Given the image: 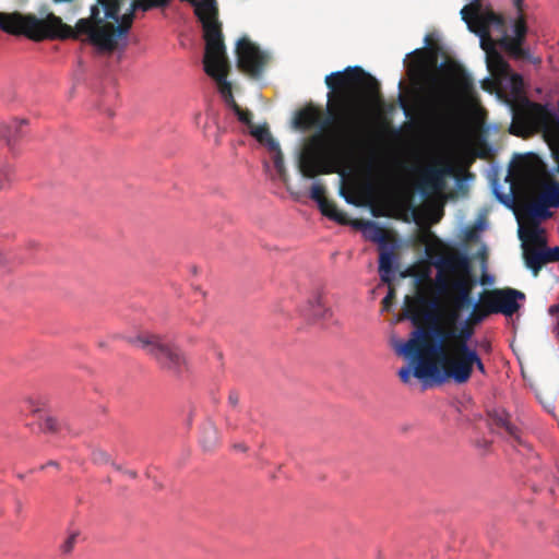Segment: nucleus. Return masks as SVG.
I'll return each mask as SVG.
<instances>
[{
    "instance_id": "obj_22",
    "label": "nucleus",
    "mask_w": 559,
    "mask_h": 559,
    "mask_svg": "<svg viewBox=\"0 0 559 559\" xmlns=\"http://www.w3.org/2000/svg\"><path fill=\"white\" fill-rule=\"evenodd\" d=\"M548 209L549 206L536 197L525 205L524 213L527 218L535 223L533 227H538L540 221L551 217L552 213Z\"/></svg>"
},
{
    "instance_id": "obj_39",
    "label": "nucleus",
    "mask_w": 559,
    "mask_h": 559,
    "mask_svg": "<svg viewBox=\"0 0 559 559\" xmlns=\"http://www.w3.org/2000/svg\"><path fill=\"white\" fill-rule=\"evenodd\" d=\"M511 76V83H512V86H513V90L515 93H519L523 86V79L520 74H516V73H510L509 74Z\"/></svg>"
},
{
    "instance_id": "obj_23",
    "label": "nucleus",
    "mask_w": 559,
    "mask_h": 559,
    "mask_svg": "<svg viewBox=\"0 0 559 559\" xmlns=\"http://www.w3.org/2000/svg\"><path fill=\"white\" fill-rule=\"evenodd\" d=\"M27 124L26 120L13 119L8 123H3L0 128V135L7 141V144L11 146L20 138H22V127Z\"/></svg>"
},
{
    "instance_id": "obj_53",
    "label": "nucleus",
    "mask_w": 559,
    "mask_h": 559,
    "mask_svg": "<svg viewBox=\"0 0 559 559\" xmlns=\"http://www.w3.org/2000/svg\"><path fill=\"white\" fill-rule=\"evenodd\" d=\"M419 72H423V66L419 63L418 64V69H417Z\"/></svg>"
},
{
    "instance_id": "obj_50",
    "label": "nucleus",
    "mask_w": 559,
    "mask_h": 559,
    "mask_svg": "<svg viewBox=\"0 0 559 559\" xmlns=\"http://www.w3.org/2000/svg\"><path fill=\"white\" fill-rule=\"evenodd\" d=\"M4 262V257L2 254V252L0 251V264H2Z\"/></svg>"
},
{
    "instance_id": "obj_36",
    "label": "nucleus",
    "mask_w": 559,
    "mask_h": 559,
    "mask_svg": "<svg viewBox=\"0 0 559 559\" xmlns=\"http://www.w3.org/2000/svg\"><path fill=\"white\" fill-rule=\"evenodd\" d=\"M79 532H72L69 534V536L67 537V539L64 540V543L61 545V551L66 555L70 554L76 542H78V537H79Z\"/></svg>"
},
{
    "instance_id": "obj_12",
    "label": "nucleus",
    "mask_w": 559,
    "mask_h": 559,
    "mask_svg": "<svg viewBox=\"0 0 559 559\" xmlns=\"http://www.w3.org/2000/svg\"><path fill=\"white\" fill-rule=\"evenodd\" d=\"M451 175L453 167L448 163L428 165L420 170L416 188L426 198L440 194L447 188V178Z\"/></svg>"
},
{
    "instance_id": "obj_54",
    "label": "nucleus",
    "mask_w": 559,
    "mask_h": 559,
    "mask_svg": "<svg viewBox=\"0 0 559 559\" xmlns=\"http://www.w3.org/2000/svg\"><path fill=\"white\" fill-rule=\"evenodd\" d=\"M484 347H485L487 350H489V349H490V344L488 343V344H486Z\"/></svg>"
},
{
    "instance_id": "obj_18",
    "label": "nucleus",
    "mask_w": 559,
    "mask_h": 559,
    "mask_svg": "<svg viewBox=\"0 0 559 559\" xmlns=\"http://www.w3.org/2000/svg\"><path fill=\"white\" fill-rule=\"evenodd\" d=\"M228 75H219V79H216V83L218 85L219 93L224 97L227 106L231 108V110L237 116L238 120L249 128L253 124L252 122V112L249 109L241 108L234 98L231 91V83L227 81Z\"/></svg>"
},
{
    "instance_id": "obj_38",
    "label": "nucleus",
    "mask_w": 559,
    "mask_h": 559,
    "mask_svg": "<svg viewBox=\"0 0 559 559\" xmlns=\"http://www.w3.org/2000/svg\"><path fill=\"white\" fill-rule=\"evenodd\" d=\"M412 376H414V369L411 366L403 367L399 370V377L403 383H408Z\"/></svg>"
},
{
    "instance_id": "obj_47",
    "label": "nucleus",
    "mask_w": 559,
    "mask_h": 559,
    "mask_svg": "<svg viewBox=\"0 0 559 559\" xmlns=\"http://www.w3.org/2000/svg\"><path fill=\"white\" fill-rule=\"evenodd\" d=\"M46 466H53L56 468H59V463L56 461H49L46 465H41L40 469H44Z\"/></svg>"
},
{
    "instance_id": "obj_17",
    "label": "nucleus",
    "mask_w": 559,
    "mask_h": 559,
    "mask_svg": "<svg viewBox=\"0 0 559 559\" xmlns=\"http://www.w3.org/2000/svg\"><path fill=\"white\" fill-rule=\"evenodd\" d=\"M301 314L310 323L325 322L332 317V312L326 307L321 292H316L309 297L301 310Z\"/></svg>"
},
{
    "instance_id": "obj_4",
    "label": "nucleus",
    "mask_w": 559,
    "mask_h": 559,
    "mask_svg": "<svg viewBox=\"0 0 559 559\" xmlns=\"http://www.w3.org/2000/svg\"><path fill=\"white\" fill-rule=\"evenodd\" d=\"M510 108L512 122L509 132L524 139L542 134L559 174V103L554 107L520 97L510 103Z\"/></svg>"
},
{
    "instance_id": "obj_52",
    "label": "nucleus",
    "mask_w": 559,
    "mask_h": 559,
    "mask_svg": "<svg viewBox=\"0 0 559 559\" xmlns=\"http://www.w3.org/2000/svg\"><path fill=\"white\" fill-rule=\"evenodd\" d=\"M382 171L385 176L388 175V169L385 167H382Z\"/></svg>"
},
{
    "instance_id": "obj_32",
    "label": "nucleus",
    "mask_w": 559,
    "mask_h": 559,
    "mask_svg": "<svg viewBox=\"0 0 559 559\" xmlns=\"http://www.w3.org/2000/svg\"><path fill=\"white\" fill-rule=\"evenodd\" d=\"M133 10H142L144 12L154 8H165L169 4L167 0H132Z\"/></svg>"
},
{
    "instance_id": "obj_48",
    "label": "nucleus",
    "mask_w": 559,
    "mask_h": 559,
    "mask_svg": "<svg viewBox=\"0 0 559 559\" xmlns=\"http://www.w3.org/2000/svg\"><path fill=\"white\" fill-rule=\"evenodd\" d=\"M124 474L128 475L130 478H133V479L138 477V474H136L135 471H131V469L124 471Z\"/></svg>"
},
{
    "instance_id": "obj_16",
    "label": "nucleus",
    "mask_w": 559,
    "mask_h": 559,
    "mask_svg": "<svg viewBox=\"0 0 559 559\" xmlns=\"http://www.w3.org/2000/svg\"><path fill=\"white\" fill-rule=\"evenodd\" d=\"M489 426L504 438L522 443L521 430L511 420V415L503 408H495L488 412Z\"/></svg>"
},
{
    "instance_id": "obj_40",
    "label": "nucleus",
    "mask_w": 559,
    "mask_h": 559,
    "mask_svg": "<svg viewBox=\"0 0 559 559\" xmlns=\"http://www.w3.org/2000/svg\"><path fill=\"white\" fill-rule=\"evenodd\" d=\"M228 403L236 407L239 403V394L236 391H231L228 395Z\"/></svg>"
},
{
    "instance_id": "obj_25",
    "label": "nucleus",
    "mask_w": 559,
    "mask_h": 559,
    "mask_svg": "<svg viewBox=\"0 0 559 559\" xmlns=\"http://www.w3.org/2000/svg\"><path fill=\"white\" fill-rule=\"evenodd\" d=\"M549 207H559V182H544L537 195Z\"/></svg>"
},
{
    "instance_id": "obj_10",
    "label": "nucleus",
    "mask_w": 559,
    "mask_h": 559,
    "mask_svg": "<svg viewBox=\"0 0 559 559\" xmlns=\"http://www.w3.org/2000/svg\"><path fill=\"white\" fill-rule=\"evenodd\" d=\"M360 90L366 97L374 99L379 97L378 81L367 73L361 67H352V205H357L356 201V92Z\"/></svg>"
},
{
    "instance_id": "obj_7",
    "label": "nucleus",
    "mask_w": 559,
    "mask_h": 559,
    "mask_svg": "<svg viewBox=\"0 0 559 559\" xmlns=\"http://www.w3.org/2000/svg\"><path fill=\"white\" fill-rule=\"evenodd\" d=\"M401 107L407 118L416 111L421 119L436 127L445 126L453 112V96L447 84L437 75L428 76V84L423 94L416 98L414 107L400 97Z\"/></svg>"
},
{
    "instance_id": "obj_27",
    "label": "nucleus",
    "mask_w": 559,
    "mask_h": 559,
    "mask_svg": "<svg viewBox=\"0 0 559 559\" xmlns=\"http://www.w3.org/2000/svg\"><path fill=\"white\" fill-rule=\"evenodd\" d=\"M531 156L523 157L513 168L512 175L522 181H530L536 177L538 167L531 164Z\"/></svg>"
},
{
    "instance_id": "obj_28",
    "label": "nucleus",
    "mask_w": 559,
    "mask_h": 559,
    "mask_svg": "<svg viewBox=\"0 0 559 559\" xmlns=\"http://www.w3.org/2000/svg\"><path fill=\"white\" fill-rule=\"evenodd\" d=\"M485 300L483 293H480L478 302L475 304L473 301V305L471 306L473 309L466 319L468 323L477 325L492 313V311H490V307L486 306Z\"/></svg>"
},
{
    "instance_id": "obj_20",
    "label": "nucleus",
    "mask_w": 559,
    "mask_h": 559,
    "mask_svg": "<svg viewBox=\"0 0 559 559\" xmlns=\"http://www.w3.org/2000/svg\"><path fill=\"white\" fill-rule=\"evenodd\" d=\"M352 228L361 230L367 240L384 246L389 241V234L385 228L381 227L373 221H360L352 218Z\"/></svg>"
},
{
    "instance_id": "obj_9",
    "label": "nucleus",
    "mask_w": 559,
    "mask_h": 559,
    "mask_svg": "<svg viewBox=\"0 0 559 559\" xmlns=\"http://www.w3.org/2000/svg\"><path fill=\"white\" fill-rule=\"evenodd\" d=\"M543 233L539 227L519 230V237L523 241L525 265L534 276L538 275L545 264L559 262V247L547 248Z\"/></svg>"
},
{
    "instance_id": "obj_42",
    "label": "nucleus",
    "mask_w": 559,
    "mask_h": 559,
    "mask_svg": "<svg viewBox=\"0 0 559 559\" xmlns=\"http://www.w3.org/2000/svg\"><path fill=\"white\" fill-rule=\"evenodd\" d=\"M512 2L516 11H522V8L524 7V0H512Z\"/></svg>"
},
{
    "instance_id": "obj_21",
    "label": "nucleus",
    "mask_w": 559,
    "mask_h": 559,
    "mask_svg": "<svg viewBox=\"0 0 559 559\" xmlns=\"http://www.w3.org/2000/svg\"><path fill=\"white\" fill-rule=\"evenodd\" d=\"M481 48L486 51V63L489 72L496 78H507L510 74V66L502 55L491 45L486 47V40L483 39Z\"/></svg>"
},
{
    "instance_id": "obj_33",
    "label": "nucleus",
    "mask_w": 559,
    "mask_h": 559,
    "mask_svg": "<svg viewBox=\"0 0 559 559\" xmlns=\"http://www.w3.org/2000/svg\"><path fill=\"white\" fill-rule=\"evenodd\" d=\"M481 8L480 0H472V3L469 5H465L461 10L462 19L469 23L471 20H473L475 23L477 22L479 10Z\"/></svg>"
},
{
    "instance_id": "obj_45",
    "label": "nucleus",
    "mask_w": 559,
    "mask_h": 559,
    "mask_svg": "<svg viewBox=\"0 0 559 559\" xmlns=\"http://www.w3.org/2000/svg\"><path fill=\"white\" fill-rule=\"evenodd\" d=\"M491 87H492V82L489 79H487L483 82V88L491 91Z\"/></svg>"
},
{
    "instance_id": "obj_11",
    "label": "nucleus",
    "mask_w": 559,
    "mask_h": 559,
    "mask_svg": "<svg viewBox=\"0 0 559 559\" xmlns=\"http://www.w3.org/2000/svg\"><path fill=\"white\" fill-rule=\"evenodd\" d=\"M236 57L238 69L254 79L261 76L269 61V56L246 36L237 41Z\"/></svg>"
},
{
    "instance_id": "obj_14",
    "label": "nucleus",
    "mask_w": 559,
    "mask_h": 559,
    "mask_svg": "<svg viewBox=\"0 0 559 559\" xmlns=\"http://www.w3.org/2000/svg\"><path fill=\"white\" fill-rule=\"evenodd\" d=\"M486 306L490 307L492 313H502L512 317L520 309L519 299H525L524 293L514 288H493L481 292Z\"/></svg>"
},
{
    "instance_id": "obj_43",
    "label": "nucleus",
    "mask_w": 559,
    "mask_h": 559,
    "mask_svg": "<svg viewBox=\"0 0 559 559\" xmlns=\"http://www.w3.org/2000/svg\"><path fill=\"white\" fill-rule=\"evenodd\" d=\"M462 85L466 90L471 88L473 86L472 80L469 78H464Z\"/></svg>"
},
{
    "instance_id": "obj_30",
    "label": "nucleus",
    "mask_w": 559,
    "mask_h": 559,
    "mask_svg": "<svg viewBox=\"0 0 559 559\" xmlns=\"http://www.w3.org/2000/svg\"><path fill=\"white\" fill-rule=\"evenodd\" d=\"M394 253L390 250H382L379 257V272L383 282L390 283V274L393 271Z\"/></svg>"
},
{
    "instance_id": "obj_37",
    "label": "nucleus",
    "mask_w": 559,
    "mask_h": 559,
    "mask_svg": "<svg viewBox=\"0 0 559 559\" xmlns=\"http://www.w3.org/2000/svg\"><path fill=\"white\" fill-rule=\"evenodd\" d=\"M394 299H395V289L393 287H390L386 296L382 300V309L385 311H389Z\"/></svg>"
},
{
    "instance_id": "obj_51",
    "label": "nucleus",
    "mask_w": 559,
    "mask_h": 559,
    "mask_svg": "<svg viewBox=\"0 0 559 559\" xmlns=\"http://www.w3.org/2000/svg\"><path fill=\"white\" fill-rule=\"evenodd\" d=\"M413 53H414V55H421V53H423V51H421V50H419V49H417V50H415Z\"/></svg>"
},
{
    "instance_id": "obj_31",
    "label": "nucleus",
    "mask_w": 559,
    "mask_h": 559,
    "mask_svg": "<svg viewBox=\"0 0 559 559\" xmlns=\"http://www.w3.org/2000/svg\"><path fill=\"white\" fill-rule=\"evenodd\" d=\"M250 134L254 136L260 143L265 144L267 148H276V140L270 133L266 126H254L250 127Z\"/></svg>"
},
{
    "instance_id": "obj_29",
    "label": "nucleus",
    "mask_w": 559,
    "mask_h": 559,
    "mask_svg": "<svg viewBox=\"0 0 559 559\" xmlns=\"http://www.w3.org/2000/svg\"><path fill=\"white\" fill-rule=\"evenodd\" d=\"M201 444L205 451H211L219 442L217 428L212 423H206L201 432Z\"/></svg>"
},
{
    "instance_id": "obj_35",
    "label": "nucleus",
    "mask_w": 559,
    "mask_h": 559,
    "mask_svg": "<svg viewBox=\"0 0 559 559\" xmlns=\"http://www.w3.org/2000/svg\"><path fill=\"white\" fill-rule=\"evenodd\" d=\"M92 461L97 465H105V464H110L111 459H110V455L106 451H104L102 449H96L92 453Z\"/></svg>"
},
{
    "instance_id": "obj_3",
    "label": "nucleus",
    "mask_w": 559,
    "mask_h": 559,
    "mask_svg": "<svg viewBox=\"0 0 559 559\" xmlns=\"http://www.w3.org/2000/svg\"><path fill=\"white\" fill-rule=\"evenodd\" d=\"M118 9L114 17L106 16L102 4H93L88 17L80 19L74 27L62 22L53 13L39 19L35 14L21 12H0V29L16 36H25L34 41L44 39H82L93 45L99 52L111 53L127 46L126 39L133 25L136 10L132 3L126 13L120 15L123 0H117Z\"/></svg>"
},
{
    "instance_id": "obj_24",
    "label": "nucleus",
    "mask_w": 559,
    "mask_h": 559,
    "mask_svg": "<svg viewBox=\"0 0 559 559\" xmlns=\"http://www.w3.org/2000/svg\"><path fill=\"white\" fill-rule=\"evenodd\" d=\"M444 331L450 333V336L448 337V340L449 338L451 340L448 343L449 346L471 347L468 344V341L471 340V337L474 334V325L472 323H468L466 321L465 324L459 331V333H455L453 330H449V331L444 330Z\"/></svg>"
},
{
    "instance_id": "obj_6",
    "label": "nucleus",
    "mask_w": 559,
    "mask_h": 559,
    "mask_svg": "<svg viewBox=\"0 0 559 559\" xmlns=\"http://www.w3.org/2000/svg\"><path fill=\"white\" fill-rule=\"evenodd\" d=\"M194 8V14L202 23L205 53L204 71L212 79H219V75H228L230 64L226 55V47L223 39L222 23L218 21V7L216 0L189 1Z\"/></svg>"
},
{
    "instance_id": "obj_5",
    "label": "nucleus",
    "mask_w": 559,
    "mask_h": 559,
    "mask_svg": "<svg viewBox=\"0 0 559 559\" xmlns=\"http://www.w3.org/2000/svg\"><path fill=\"white\" fill-rule=\"evenodd\" d=\"M433 264L438 269L437 292L449 298L456 318L460 311L468 309L474 301L472 293L476 281L468 273L467 260L461 254H453L440 257Z\"/></svg>"
},
{
    "instance_id": "obj_15",
    "label": "nucleus",
    "mask_w": 559,
    "mask_h": 559,
    "mask_svg": "<svg viewBox=\"0 0 559 559\" xmlns=\"http://www.w3.org/2000/svg\"><path fill=\"white\" fill-rule=\"evenodd\" d=\"M325 193V186L322 182L317 181L311 186L309 197L318 204L322 215L337 224L344 226L349 225V215L346 212L341 211L333 200L326 198Z\"/></svg>"
},
{
    "instance_id": "obj_34",
    "label": "nucleus",
    "mask_w": 559,
    "mask_h": 559,
    "mask_svg": "<svg viewBox=\"0 0 559 559\" xmlns=\"http://www.w3.org/2000/svg\"><path fill=\"white\" fill-rule=\"evenodd\" d=\"M271 153H273L272 159L274 167L276 168L281 178H284L286 175V168L284 164V156L281 151L278 142H276V148H269Z\"/></svg>"
},
{
    "instance_id": "obj_49",
    "label": "nucleus",
    "mask_w": 559,
    "mask_h": 559,
    "mask_svg": "<svg viewBox=\"0 0 559 559\" xmlns=\"http://www.w3.org/2000/svg\"><path fill=\"white\" fill-rule=\"evenodd\" d=\"M110 464L112 465V467L117 471H122L121 466L120 465H117L115 462H110Z\"/></svg>"
},
{
    "instance_id": "obj_13",
    "label": "nucleus",
    "mask_w": 559,
    "mask_h": 559,
    "mask_svg": "<svg viewBox=\"0 0 559 559\" xmlns=\"http://www.w3.org/2000/svg\"><path fill=\"white\" fill-rule=\"evenodd\" d=\"M518 17L513 25V36L504 35L499 40V46L506 50L510 57L516 60H527L535 64L540 63L539 58H533L530 53V50L524 48L523 45L525 43L526 34H527V25L522 11H518Z\"/></svg>"
},
{
    "instance_id": "obj_2",
    "label": "nucleus",
    "mask_w": 559,
    "mask_h": 559,
    "mask_svg": "<svg viewBox=\"0 0 559 559\" xmlns=\"http://www.w3.org/2000/svg\"><path fill=\"white\" fill-rule=\"evenodd\" d=\"M427 304L423 296H406L403 313L399 320L408 319L417 326L407 342L401 344L396 350L409 359L414 366V377L417 379H435L440 371L448 380L456 384L467 383L474 371L487 374L485 364L479 353L473 347H443L441 343L450 336L436 322L429 326H420L423 307Z\"/></svg>"
},
{
    "instance_id": "obj_44",
    "label": "nucleus",
    "mask_w": 559,
    "mask_h": 559,
    "mask_svg": "<svg viewBox=\"0 0 559 559\" xmlns=\"http://www.w3.org/2000/svg\"><path fill=\"white\" fill-rule=\"evenodd\" d=\"M234 449L241 451V452H246L248 450V448L245 443H235Z\"/></svg>"
},
{
    "instance_id": "obj_8",
    "label": "nucleus",
    "mask_w": 559,
    "mask_h": 559,
    "mask_svg": "<svg viewBox=\"0 0 559 559\" xmlns=\"http://www.w3.org/2000/svg\"><path fill=\"white\" fill-rule=\"evenodd\" d=\"M130 343L142 348L157 365L175 377L187 371L188 366L181 350L158 334L145 333L131 338Z\"/></svg>"
},
{
    "instance_id": "obj_19",
    "label": "nucleus",
    "mask_w": 559,
    "mask_h": 559,
    "mask_svg": "<svg viewBox=\"0 0 559 559\" xmlns=\"http://www.w3.org/2000/svg\"><path fill=\"white\" fill-rule=\"evenodd\" d=\"M28 411L33 417V420L27 423L28 426H34L36 424L38 430L41 432L57 433L62 430V426L57 418L43 411L32 401L28 402Z\"/></svg>"
},
{
    "instance_id": "obj_41",
    "label": "nucleus",
    "mask_w": 559,
    "mask_h": 559,
    "mask_svg": "<svg viewBox=\"0 0 559 559\" xmlns=\"http://www.w3.org/2000/svg\"><path fill=\"white\" fill-rule=\"evenodd\" d=\"M479 35H480L481 39L486 40V47L487 48H490L491 45L495 47V44H493L492 39L490 38L489 34L488 35H484V36L481 34H479ZM481 41L483 40H480V43Z\"/></svg>"
},
{
    "instance_id": "obj_26",
    "label": "nucleus",
    "mask_w": 559,
    "mask_h": 559,
    "mask_svg": "<svg viewBox=\"0 0 559 559\" xmlns=\"http://www.w3.org/2000/svg\"><path fill=\"white\" fill-rule=\"evenodd\" d=\"M478 26V34L488 35L490 25H497L499 27L504 25V20L500 14L493 11L480 12L476 22Z\"/></svg>"
},
{
    "instance_id": "obj_1",
    "label": "nucleus",
    "mask_w": 559,
    "mask_h": 559,
    "mask_svg": "<svg viewBox=\"0 0 559 559\" xmlns=\"http://www.w3.org/2000/svg\"><path fill=\"white\" fill-rule=\"evenodd\" d=\"M326 115L314 106L300 109L294 127L301 131L318 128L304 144L298 157L302 177L337 174L340 195L349 203V66L325 76Z\"/></svg>"
},
{
    "instance_id": "obj_46",
    "label": "nucleus",
    "mask_w": 559,
    "mask_h": 559,
    "mask_svg": "<svg viewBox=\"0 0 559 559\" xmlns=\"http://www.w3.org/2000/svg\"><path fill=\"white\" fill-rule=\"evenodd\" d=\"M8 182V178L5 175L0 174V190L4 188L5 183Z\"/></svg>"
}]
</instances>
